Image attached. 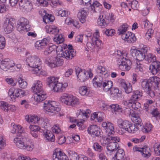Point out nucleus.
Returning a JSON list of instances; mask_svg holds the SVG:
<instances>
[{
    "instance_id": "obj_1",
    "label": "nucleus",
    "mask_w": 160,
    "mask_h": 160,
    "mask_svg": "<svg viewBox=\"0 0 160 160\" xmlns=\"http://www.w3.org/2000/svg\"><path fill=\"white\" fill-rule=\"evenodd\" d=\"M32 91L35 92L34 95V99L35 101L40 102L44 100L47 98V95L42 88L41 81H37L32 88Z\"/></svg>"
},
{
    "instance_id": "obj_2",
    "label": "nucleus",
    "mask_w": 160,
    "mask_h": 160,
    "mask_svg": "<svg viewBox=\"0 0 160 160\" xmlns=\"http://www.w3.org/2000/svg\"><path fill=\"white\" fill-rule=\"evenodd\" d=\"M29 139L27 137V134L25 135L22 134L21 136L14 138L13 142L17 148L20 149H26L28 151H31L33 148L32 144L29 145Z\"/></svg>"
},
{
    "instance_id": "obj_3",
    "label": "nucleus",
    "mask_w": 160,
    "mask_h": 160,
    "mask_svg": "<svg viewBox=\"0 0 160 160\" xmlns=\"http://www.w3.org/2000/svg\"><path fill=\"white\" fill-rule=\"evenodd\" d=\"M26 61L28 65L33 68L31 70L32 73H38L39 69H41V62L40 58L37 55H33L28 56L26 59Z\"/></svg>"
},
{
    "instance_id": "obj_4",
    "label": "nucleus",
    "mask_w": 160,
    "mask_h": 160,
    "mask_svg": "<svg viewBox=\"0 0 160 160\" xmlns=\"http://www.w3.org/2000/svg\"><path fill=\"white\" fill-rule=\"evenodd\" d=\"M148 48L145 47L138 50L134 47H132L130 51L133 57H135L137 60L142 61L145 58V55L148 52Z\"/></svg>"
},
{
    "instance_id": "obj_5",
    "label": "nucleus",
    "mask_w": 160,
    "mask_h": 160,
    "mask_svg": "<svg viewBox=\"0 0 160 160\" xmlns=\"http://www.w3.org/2000/svg\"><path fill=\"white\" fill-rule=\"evenodd\" d=\"M76 74L80 81L83 82L92 77L93 74L90 70L82 69L79 67L75 68Z\"/></svg>"
},
{
    "instance_id": "obj_6",
    "label": "nucleus",
    "mask_w": 160,
    "mask_h": 160,
    "mask_svg": "<svg viewBox=\"0 0 160 160\" xmlns=\"http://www.w3.org/2000/svg\"><path fill=\"white\" fill-rule=\"evenodd\" d=\"M59 99L62 103L71 106L77 105L79 103L78 99L66 93H63Z\"/></svg>"
},
{
    "instance_id": "obj_7",
    "label": "nucleus",
    "mask_w": 160,
    "mask_h": 160,
    "mask_svg": "<svg viewBox=\"0 0 160 160\" xmlns=\"http://www.w3.org/2000/svg\"><path fill=\"white\" fill-rule=\"evenodd\" d=\"M118 126L122 133L126 131L129 133H134L136 131L135 125L127 121L122 122L121 120H119Z\"/></svg>"
},
{
    "instance_id": "obj_8",
    "label": "nucleus",
    "mask_w": 160,
    "mask_h": 160,
    "mask_svg": "<svg viewBox=\"0 0 160 160\" xmlns=\"http://www.w3.org/2000/svg\"><path fill=\"white\" fill-rule=\"evenodd\" d=\"M54 102L45 101L44 102L43 108L48 114L53 115L60 110L58 107L54 105Z\"/></svg>"
},
{
    "instance_id": "obj_9",
    "label": "nucleus",
    "mask_w": 160,
    "mask_h": 160,
    "mask_svg": "<svg viewBox=\"0 0 160 160\" xmlns=\"http://www.w3.org/2000/svg\"><path fill=\"white\" fill-rule=\"evenodd\" d=\"M141 86L147 94L151 97H153L155 95L154 86L149 79H143L141 82Z\"/></svg>"
},
{
    "instance_id": "obj_10",
    "label": "nucleus",
    "mask_w": 160,
    "mask_h": 160,
    "mask_svg": "<svg viewBox=\"0 0 160 160\" xmlns=\"http://www.w3.org/2000/svg\"><path fill=\"white\" fill-rule=\"evenodd\" d=\"M110 138L112 141H110L107 144V148L108 153L111 155L115 151L120 148L117 142L119 141L120 139L117 137H110Z\"/></svg>"
},
{
    "instance_id": "obj_11",
    "label": "nucleus",
    "mask_w": 160,
    "mask_h": 160,
    "mask_svg": "<svg viewBox=\"0 0 160 160\" xmlns=\"http://www.w3.org/2000/svg\"><path fill=\"white\" fill-rule=\"evenodd\" d=\"M119 68L123 71H128L131 68L132 62L129 59L121 58L117 60Z\"/></svg>"
},
{
    "instance_id": "obj_12",
    "label": "nucleus",
    "mask_w": 160,
    "mask_h": 160,
    "mask_svg": "<svg viewBox=\"0 0 160 160\" xmlns=\"http://www.w3.org/2000/svg\"><path fill=\"white\" fill-rule=\"evenodd\" d=\"M63 60L62 59L55 57L47 58L46 59L45 63L51 68L61 66L63 64Z\"/></svg>"
},
{
    "instance_id": "obj_13",
    "label": "nucleus",
    "mask_w": 160,
    "mask_h": 160,
    "mask_svg": "<svg viewBox=\"0 0 160 160\" xmlns=\"http://www.w3.org/2000/svg\"><path fill=\"white\" fill-rule=\"evenodd\" d=\"M29 22L28 20L23 17L21 18L18 21L16 26L18 31L22 32L23 31L27 32L28 30V27Z\"/></svg>"
},
{
    "instance_id": "obj_14",
    "label": "nucleus",
    "mask_w": 160,
    "mask_h": 160,
    "mask_svg": "<svg viewBox=\"0 0 160 160\" xmlns=\"http://www.w3.org/2000/svg\"><path fill=\"white\" fill-rule=\"evenodd\" d=\"M15 21L12 18H6L4 22L3 28L4 31L7 33L11 32L15 25Z\"/></svg>"
},
{
    "instance_id": "obj_15",
    "label": "nucleus",
    "mask_w": 160,
    "mask_h": 160,
    "mask_svg": "<svg viewBox=\"0 0 160 160\" xmlns=\"http://www.w3.org/2000/svg\"><path fill=\"white\" fill-rule=\"evenodd\" d=\"M52 158L53 160H68L67 156L59 148L54 151Z\"/></svg>"
},
{
    "instance_id": "obj_16",
    "label": "nucleus",
    "mask_w": 160,
    "mask_h": 160,
    "mask_svg": "<svg viewBox=\"0 0 160 160\" xmlns=\"http://www.w3.org/2000/svg\"><path fill=\"white\" fill-rule=\"evenodd\" d=\"M18 4L21 9H24L27 12L31 11L33 8L32 4L28 0H21Z\"/></svg>"
},
{
    "instance_id": "obj_17",
    "label": "nucleus",
    "mask_w": 160,
    "mask_h": 160,
    "mask_svg": "<svg viewBox=\"0 0 160 160\" xmlns=\"http://www.w3.org/2000/svg\"><path fill=\"white\" fill-rule=\"evenodd\" d=\"M88 132L93 137H101L102 135L101 130L96 125H92L88 127Z\"/></svg>"
},
{
    "instance_id": "obj_18",
    "label": "nucleus",
    "mask_w": 160,
    "mask_h": 160,
    "mask_svg": "<svg viewBox=\"0 0 160 160\" xmlns=\"http://www.w3.org/2000/svg\"><path fill=\"white\" fill-rule=\"evenodd\" d=\"M0 66L1 68L4 71H7L8 69L14 66V63L9 58H5L2 60L1 62Z\"/></svg>"
},
{
    "instance_id": "obj_19",
    "label": "nucleus",
    "mask_w": 160,
    "mask_h": 160,
    "mask_svg": "<svg viewBox=\"0 0 160 160\" xmlns=\"http://www.w3.org/2000/svg\"><path fill=\"white\" fill-rule=\"evenodd\" d=\"M122 38L129 43H133L136 40L134 34L131 32H128L121 36Z\"/></svg>"
},
{
    "instance_id": "obj_20",
    "label": "nucleus",
    "mask_w": 160,
    "mask_h": 160,
    "mask_svg": "<svg viewBox=\"0 0 160 160\" xmlns=\"http://www.w3.org/2000/svg\"><path fill=\"white\" fill-rule=\"evenodd\" d=\"M112 160H129L128 157H125V153L122 149L119 148L114 154V157L112 158Z\"/></svg>"
},
{
    "instance_id": "obj_21",
    "label": "nucleus",
    "mask_w": 160,
    "mask_h": 160,
    "mask_svg": "<svg viewBox=\"0 0 160 160\" xmlns=\"http://www.w3.org/2000/svg\"><path fill=\"white\" fill-rule=\"evenodd\" d=\"M118 82L120 83L121 87L123 88L127 93H129L132 91L131 85L130 83H127L125 80L120 78L118 80Z\"/></svg>"
},
{
    "instance_id": "obj_22",
    "label": "nucleus",
    "mask_w": 160,
    "mask_h": 160,
    "mask_svg": "<svg viewBox=\"0 0 160 160\" xmlns=\"http://www.w3.org/2000/svg\"><path fill=\"white\" fill-rule=\"evenodd\" d=\"M51 38L49 37H48L43 38L42 40L37 42V45L38 46V49L41 50L46 48Z\"/></svg>"
},
{
    "instance_id": "obj_23",
    "label": "nucleus",
    "mask_w": 160,
    "mask_h": 160,
    "mask_svg": "<svg viewBox=\"0 0 160 160\" xmlns=\"http://www.w3.org/2000/svg\"><path fill=\"white\" fill-rule=\"evenodd\" d=\"M149 69L152 74H156L160 69V62L156 60L152 62L150 66Z\"/></svg>"
},
{
    "instance_id": "obj_24",
    "label": "nucleus",
    "mask_w": 160,
    "mask_h": 160,
    "mask_svg": "<svg viewBox=\"0 0 160 160\" xmlns=\"http://www.w3.org/2000/svg\"><path fill=\"white\" fill-rule=\"evenodd\" d=\"M68 84L67 83H64L63 84L62 83L56 82L52 88L55 92H62L65 90V89L68 87Z\"/></svg>"
},
{
    "instance_id": "obj_25",
    "label": "nucleus",
    "mask_w": 160,
    "mask_h": 160,
    "mask_svg": "<svg viewBox=\"0 0 160 160\" xmlns=\"http://www.w3.org/2000/svg\"><path fill=\"white\" fill-rule=\"evenodd\" d=\"M106 80L103 79L100 75L95 77L92 80L93 85L95 88L101 87Z\"/></svg>"
},
{
    "instance_id": "obj_26",
    "label": "nucleus",
    "mask_w": 160,
    "mask_h": 160,
    "mask_svg": "<svg viewBox=\"0 0 160 160\" xmlns=\"http://www.w3.org/2000/svg\"><path fill=\"white\" fill-rule=\"evenodd\" d=\"M131 116L132 117L133 122L136 125V127H135L136 131L137 129L139 130L140 129V127L141 128V129H142L143 126H142V124L141 123V120L140 117L136 113H132L131 114Z\"/></svg>"
},
{
    "instance_id": "obj_27",
    "label": "nucleus",
    "mask_w": 160,
    "mask_h": 160,
    "mask_svg": "<svg viewBox=\"0 0 160 160\" xmlns=\"http://www.w3.org/2000/svg\"><path fill=\"white\" fill-rule=\"evenodd\" d=\"M76 52L74 51H70L69 50H66L64 51H62L59 57L67 59H72L75 56Z\"/></svg>"
},
{
    "instance_id": "obj_28",
    "label": "nucleus",
    "mask_w": 160,
    "mask_h": 160,
    "mask_svg": "<svg viewBox=\"0 0 160 160\" xmlns=\"http://www.w3.org/2000/svg\"><path fill=\"white\" fill-rule=\"evenodd\" d=\"M87 15V12L85 8H81L79 10L77 17L82 23L85 22Z\"/></svg>"
},
{
    "instance_id": "obj_29",
    "label": "nucleus",
    "mask_w": 160,
    "mask_h": 160,
    "mask_svg": "<svg viewBox=\"0 0 160 160\" xmlns=\"http://www.w3.org/2000/svg\"><path fill=\"white\" fill-rule=\"evenodd\" d=\"M123 104L128 107H132V108L136 110L141 106L140 103L137 101L132 102L130 101H125L123 102Z\"/></svg>"
},
{
    "instance_id": "obj_30",
    "label": "nucleus",
    "mask_w": 160,
    "mask_h": 160,
    "mask_svg": "<svg viewBox=\"0 0 160 160\" xmlns=\"http://www.w3.org/2000/svg\"><path fill=\"white\" fill-rule=\"evenodd\" d=\"M142 96V93L138 90L133 91L132 94L130 98V99L128 101H138L141 99Z\"/></svg>"
},
{
    "instance_id": "obj_31",
    "label": "nucleus",
    "mask_w": 160,
    "mask_h": 160,
    "mask_svg": "<svg viewBox=\"0 0 160 160\" xmlns=\"http://www.w3.org/2000/svg\"><path fill=\"white\" fill-rule=\"evenodd\" d=\"M104 113L101 112H94L91 115V118L93 120L96 118L98 122H102L104 118Z\"/></svg>"
},
{
    "instance_id": "obj_32",
    "label": "nucleus",
    "mask_w": 160,
    "mask_h": 160,
    "mask_svg": "<svg viewBox=\"0 0 160 160\" xmlns=\"http://www.w3.org/2000/svg\"><path fill=\"white\" fill-rule=\"evenodd\" d=\"M99 37V32L97 31L92 38V41L93 45L94 46L95 45L98 47L100 46L102 44L101 40L98 38Z\"/></svg>"
},
{
    "instance_id": "obj_33",
    "label": "nucleus",
    "mask_w": 160,
    "mask_h": 160,
    "mask_svg": "<svg viewBox=\"0 0 160 160\" xmlns=\"http://www.w3.org/2000/svg\"><path fill=\"white\" fill-rule=\"evenodd\" d=\"M149 80L154 86L155 89H157L158 88V85L160 82V78L157 76L150 77Z\"/></svg>"
},
{
    "instance_id": "obj_34",
    "label": "nucleus",
    "mask_w": 160,
    "mask_h": 160,
    "mask_svg": "<svg viewBox=\"0 0 160 160\" xmlns=\"http://www.w3.org/2000/svg\"><path fill=\"white\" fill-rule=\"evenodd\" d=\"M44 136L48 141L52 142L54 141V136L51 131L47 130L46 132H44Z\"/></svg>"
},
{
    "instance_id": "obj_35",
    "label": "nucleus",
    "mask_w": 160,
    "mask_h": 160,
    "mask_svg": "<svg viewBox=\"0 0 160 160\" xmlns=\"http://www.w3.org/2000/svg\"><path fill=\"white\" fill-rule=\"evenodd\" d=\"M113 85L112 82L108 80H105V82L103 83L102 87L103 88V90L104 91L107 92L110 89H111Z\"/></svg>"
},
{
    "instance_id": "obj_36",
    "label": "nucleus",
    "mask_w": 160,
    "mask_h": 160,
    "mask_svg": "<svg viewBox=\"0 0 160 160\" xmlns=\"http://www.w3.org/2000/svg\"><path fill=\"white\" fill-rule=\"evenodd\" d=\"M90 112H91V111L89 109H87L86 111L80 110L77 112V115L78 117H84L87 118L89 117Z\"/></svg>"
},
{
    "instance_id": "obj_37",
    "label": "nucleus",
    "mask_w": 160,
    "mask_h": 160,
    "mask_svg": "<svg viewBox=\"0 0 160 160\" xmlns=\"http://www.w3.org/2000/svg\"><path fill=\"white\" fill-rule=\"evenodd\" d=\"M57 79L54 77H48L47 79V84L51 88H52L53 85H54L56 82H57Z\"/></svg>"
},
{
    "instance_id": "obj_38",
    "label": "nucleus",
    "mask_w": 160,
    "mask_h": 160,
    "mask_svg": "<svg viewBox=\"0 0 160 160\" xmlns=\"http://www.w3.org/2000/svg\"><path fill=\"white\" fill-rule=\"evenodd\" d=\"M49 120L47 118H41L39 121V124L41 125L42 127L45 128H48L50 127V124Z\"/></svg>"
},
{
    "instance_id": "obj_39",
    "label": "nucleus",
    "mask_w": 160,
    "mask_h": 160,
    "mask_svg": "<svg viewBox=\"0 0 160 160\" xmlns=\"http://www.w3.org/2000/svg\"><path fill=\"white\" fill-rule=\"evenodd\" d=\"M145 59L148 63H152L156 60L155 55L150 53H147Z\"/></svg>"
},
{
    "instance_id": "obj_40",
    "label": "nucleus",
    "mask_w": 160,
    "mask_h": 160,
    "mask_svg": "<svg viewBox=\"0 0 160 160\" xmlns=\"http://www.w3.org/2000/svg\"><path fill=\"white\" fill-rule=\"evenodd\" d=\"M47 48L44 51V54L46 55H48L51 53L53 51H55L56 46L54 45L49 44L47 47Z\"/></svg>"
},
{
    "instance_id": "obj_41",
    "label": "nucleus",
    "mask_w": 160,
    "mask_h": 160,
    "mask_svg": "<svg viewBox=\"0 0 160 160\" xmlns=\"http://www.w3.org/2000/svg\"><path fill=\"white\" fill-rule=\"evenodd\" d=\"M22 76L20 75L18 79L19 86L22 88H25L27 85V83L22 78Z\"/></svg>"
},
{
    "instance_id": "obj_42",
    "label": "nucleus",
    "mask_w": 160,
    "mask_h": 160,
    "mask_svg": "<svg viewBox=\"0 0 160 160\" xmlns=\"http://www.w3.org/2000/svg\"><path fill=\"white\" fill-rule=\"evenodd\" d=\"M114 128L112 124L110 122H108L107 127L105 129L106 132L108 136L114 133Z\"/></svg>"
},
{
    "instance_id": "obj_43",
    "label": "nucleus",
    "mask_w": 160,
    "mask_h": 160,
    "mask_svg": "<svg viewBox=\"0 0 160 160\" xmlns=\"http://www.w3.org/2000/svg\"><path fill=\"white\" fill-rule=\"evenodd\" d=\"M71 160H88L87 157L82 155L79 156L76 153L72 154L70 157Z\"/></svg>"
},
{
    "instance_id": "obj_44",
    "label": "nucleus",
    "mask_w": 160,
    "mask_h": 160,
    "mask_svg": "<svg viewBox=\"0 0 160 160\" xmlns=\"http://www.w3.org/2000/svg\"><path fill=\"white\" fill-rule=\"evenodd\" d=\"M97 24L101 27L102 28H104L107 26V24L105 21V20L103 18V16L101 17L100 16L97 20Z\"/></svg>"
},
{
    "instance_id": "obj_45",
    "label": "nucleus",
    "mask_w": 160,
    "mask_h": 160,
    "mask_svg": "<svg viewBox=\"0 0 160 160\" xmlns=\"http://www.w3.org/2000/svg\"><path fill=\"white\" fill-rule=\"evenodd\" d=\"M110 93L112 97L115 99H117L118 97L120 95L119 92V89L117 88H112L110 90Z\"/></svg>"
},
{
    "instance_id": "obj_46",
    "label": "nucleus",
    "mask_w": 160,
    "mask_h": 160,
    "mask_svg": "<svg viewBox=\"0 0 160 160\" xmlns=\"http://www.w3.org/2000/svg\"><path fill=\"white\" fill-rule=\"evenodd\" d=\"M121 111L120 112L122 114H124L126 115L131 116L132 112L133 111L129 107H123V108L121 107Z\"/></svg>"
},
{
    "instance_id": "obj_47",
    "label": "nucleus",
    "mask_w": 160,
    "mask_h": 160,
    "mask_svg": "<svg viewBox=\"0 0 160 160\" xmlns=\"http://www.w3.org/2000/svg\"><path fill=\"white\" fill-rule=\"evenodd\" d=\"M128 25L126 23L123 24L118 29V33L119 35H122L127 30Z\"/></svg>"
},
{
    "instance_id": "obj_48",
    "label": "nucleus",
    "mask_w": 160,
    "mask_h": 160,
    "mask_svg": "<svg viewBox=\"0 0 160 160\" xmlns=\"http://www.w3.org/2000/svg\"><path fill=\"white\" fill-rule=\"evenodd\" d=\"M24 90L18 88H15L14 96L15 98H18L22 96L25 94Z\"/></svg>"
},
{
    "instance_id": "obj_49",
    "label": "nucleus",
    "mask_w": 160,
    "mask_h": 160,
    "mask_svg": "<svg viewBox=\"0 0 160 160\" xmlns=\"http://www.w3.org/2000/svg\"><path fill=\"white\" fill-rule=\"evenodd\" d=\"M142 154L143 156L147 158L150 157L151 154L149 148L147 147L142 148Z\"/></svg>"
},
{
    "instance_id": "obj_50",
    "label": "nucleus",
    "mask_w": 160,
    "mask_h": 160,
    "mask_svg": "<svg viewBox=\"0 0 160 160\" xmlns=\"http://www.w3.org/2000/svg\"><path fill=\"white\" fill-rule=\"evenodd\" d=\"M44 22L47 23L48 22H52L54 19V17L51 14H46L43 18Z\"/></svg>"
},
{
    "instance_id": "obj_51",
    "label": "nucleus",
    "mask_w": 160,
    "mask_h": 160,
    "mask_svg": "<svg viewBox=\"0 0 160 160\" xmlns=\"http://www.w3.org/2000/svg\"><path fill=\"white\" fill-rule=\"evenodd\" d=\"M79 92L82 95H87L89 93V91L86 86H83L79 88Z\"/></svg>"
},
{
    "instance_id": "obj_52",
    "label": "nucleus",
    "mask_w": 160,
    "mask_h": 160,
    "mask_svg": "<svg viewBox=\"0 0 160 160\" xmlns=\"http://www.w3.org/2000/svg\"><path fill=\"white\" fill-rule=\"evenodd\" d=\"M110 107L111 108L112 111L118 112H120L121 111V106L117 104H112L110 106Z\"/></svg>"
},
{
    "instance_id": "obj_53",
    "label": "nucleus",
    "mask_w": 160,
    "mask_h": 160,
    "mask_svg": "<svg viewBox=\"0 0 160 160\" xmlns=\"http://www.w3.org/2000/svg\"><path fill=\"white\" fill-rule=\"evenodd\" d=\"M97 72L98 73L102 75H105L107 72L105 69L102 66H99L98 67Z\"/></svg>"
},
{
    "instance_id": "obj_54",
    "label": "nucleus",
    "mask_w": 160,
    "mask_h": 160,
    "mask_svg": "<svg viewBox=\"0 0 160 160\" xmlns=\"http://www.w3.org/2000/svg\"><path fill=\"white\" fill-rule=\"evenodd\" d=\"M154 31L152 29H149L147 31V33L145 34L146 38L148 39V41L151 40V38L153 35Z\"/></svg>"
},
{
    "instance_id": "obj_55",
    "label": "nucleus",
    "mask_w": 160,
    "mask_h": 160,
    "mask_svg": "<svg viewBox=\"0 0 160 160\" xmlns=\"http://www.w3.org/2000/svg\"><path fill=\"white\" fill-rule=\"evenodd\" d=\"M99 5L100 3L97 1L93 2L92 4L91 3L90 5V7L91 10L93 12H96V9L99 6Z\"/></svg>"
},
{
    "instance_id": "obj_56",
    "label": "nucleus",
    "mask_w": 160,
    "mask_h": 160,
    "mask_svg": "<svg viewBox=\"0 0 160 160\" xmlns=\"http://www.w3.org/2000/svg\"><path fill=\"white\" fill-rule=\"evenodd\" d=\"M152 127V125L151 123H147L146 124L144 128L143 129L142 131L145 133H148L151 130Z\"/></svg>"
},
{
    "instance_id": "obj_57",
    "label": "nucleus",
    "mask_w": 160,
    "mask_h": 160,
    "mask_svg": "<svg viewBox=\"0 0 160 160\" xmlns=\"http://www.w3.org/2000/svg\"><path fill=\"white\" fill-rule=\"evenodd\" d=\"M92 147L95 150L98 152H101L103 149V147L96 142L93 144Z\"/></svg>"
},
{
    "instance_id": "obj_58",
    "label": "nucleus",
    "mask_w": 160,
    "mask_h": 160,
    "mask_svg": "<svg viewBox=\"0 0 160 160\" xmlns=\"http://www.w3.org/2000/svg\"><path fill=\"white\" fill-rule=\"evenodd\" d=\"M111 141L110 138L102 137L100 139V142L101 144L103 146H105L107 143Z\"/></svg>"
},
{
    "instance_id": "obj_59",
    "label": "nucleus",
    "mask_w": 160,
    "mask_h": 160,
    "mask_svg": "<svg viewBox=\"0 0 160 160\" xmlns=\"http://www.w3.org/2000/svg\"><path fill=\"white\" fill-rule=\"evenodd\" d=\"M56 14H58L57 15L58 16L62 17H66L68 16V12L65 10H60L59 11H57L56 12Z\"/></svg>"
},
{
    "instance_id": "obj_60",
    "label": "nucleus",
    "mask_w": 160,
    "mask_h": 160,
    "mask_svg": "<svg viewBox=\"0 0 160 160\" xmlns=\"http://www.w3.org/2000/svg\"><path fill=\"white\" fill-rule=\"evenodd\" d=\"M0 107L2 110L5 111H8L9 109V107L8 106V104L6 102L4 101L0 102Z\"/></svg>"
},
{
    "instance_id": "obj_61",
    "label": "nucleus",
    "mask_w": 160,
    "mask_h": 160,
    "mask_svg": "<svg viewBox=\"0 0 160 160\" xmlns=\"http://www.w3.org/2000/svg\"><path fill=\"white\" fill-rule=\"evenodd\" d=\"M30 122L34 123H38L39 124V121L41 118L38 117L37 116L33 115H30Z\"/></svg>"
},
{
    "instance_id": "obj_62",
    "label": "nucleus",
    "mask_w": 160,
    "mask_h": 160,
    "mask_svg": "<svg viewBox=\"0 0 160 160\" xmlns=\"http://www.w3.org/2000/svg\"><path fill=\"white\" fill-rule=\"evenodd\" d=\"M5 39L2 35H0V49H2L5 47Z\"/></svg>"
},
{
    "instance_id": "obj_63",
    "label": "nucleus",
    "mask_w": 160,
    "mask_h": 160,
    "mask_svg": "<svg viewBox=\"0 0 160 160\" xmlns=\"http://www.w3.org/2000/svg\"><path fill=\"white\" fill-rule=\"evenodd\" d=\"M29 128L30 130V132H38L40 129V127L36 125H30Z\"/></svg>"
},
{
    "instance_id": "obj_64",
    "label": "nucleus",
    "mask_w": 160,
    "mask_h": 160,
    "mask_svg": "<svg viewBox=\"0 0 160 160\" xmlns=\"http://www.w3.org/2000/svg\"><path fill=\"white\" fill-rule=\"evenodd\" d=\"M105 18L111 22H113L114 20V16L112 13H110L106 15Z\"/></svg>"
}]
</instances>
